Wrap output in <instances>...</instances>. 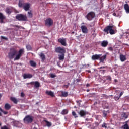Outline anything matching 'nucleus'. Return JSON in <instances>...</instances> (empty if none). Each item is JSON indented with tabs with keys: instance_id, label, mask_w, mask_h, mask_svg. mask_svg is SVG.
<instances>
[{
	"instance_id": "1",
	"label": "nucleus",
	"mask_w": 129,
	"mask_h": 129,
	"mask_svg": "<svg viewBox=\"0 0 129 129\" xmlns=\"http://www.w3.org/2000/svg\"><path fill=\"white\" fill-rule=\"evenodd\" d=\"M24 52L25 51L24 49H19L18 53V51L16 49L14 48H11L9 50V53H8V58L11 60L14 58V61L19 60L24 54ZM15 56V57H14Z\"/></svg>"
},
{
	"instance_id": "2",
	"label": "nucleus",
	"mask_w": 129,
	"mask_h": 129,
	"mask_svg": "<svg viewBox=\"0 0 129 129\" xmlns=\"http://www.w3.org/2000/svg\"><path fill=\"white\" fill-rule=\"evenodd\" d=\"M110 25H108L103 29V31L105 33H107V34L109 33L111 35H114L115 34V31L113 29L116 28V27L114 25H113V24H111Z\"/></svg>"
},
{
	"instance_id": "3",
	"label": "nucleus",
	"mask_w": 129,
	"mask_h": 129,
	"mask_svg": "<svg viewBox=\"0 0 129 129\" xmlns=\"http://www.w3.org/2000/svg\"><path fill=\"white\" fill-rule=\"evenodd\" d=\"M15 18L17 20L20 21H27L28 20L26 14H17Z\"/></svg>"
},
{
	"instance_id": "4",
	"label": "nucleus",
	"mask_w": 129,
	"mask_h": 129,
	"mask_svg": "<svg viewBox=\"0 0 129 129\" xmlns=\"http://www.w3.org/2000/svg\"><path fill=\"white\" fill-rule=\"evenodd\" d=\"M95 16L96 14L95 12L93 11H90V12H89L87 15H86L85 18H87L88 20L91 21L95 18Z\"/></svg>"
},
{
	"instance_id": "5",
	"label": "nucleus",
	"mask_w": 129,
	"mask_h": 129,
	"mask_svg": "<svg viewBox=\"0 0 129 129\" xmlns=\"http://www.w3.org/2000/svg\"><path fill=\"white\" fill-rule=\"evenodd\" d=\"M34 120V117L30 115L25 116L23 119V122L26 124L31 123Z\"/></svg>"
},
{
	"instance_id": "6",
	"label": "nucleus",
	"mask_w": 129,
	"mask_h": 129,
	"mask_svg": "<svg viewBox=\"0 0 129 129\" xmlns=\"http://www.w3.org/2000/svg\"><path fill=\"white\" fill-rule=\"evenodd\" d=\"M55 52L57 53L65 54L66 52V49L64 48L58 47L55 49Z\"/></svg>"
},
{
	"instance_id": "7",
	"label": "nucleus",
	"mask_w": 129,
	"mask_h": 129,
	"mask_svg": "<svg viewBox=\"0 0 129 129\" xmlns=\"http://www.w3.org/2000/svg\"><path fill=\"white\" fill-rule=\"evenodd\" d=\"M53 24V21L51 18H48L45 20V25L47 27H50Z\"/></svg>"
},
{
	"instance_id": "8",
	"label": "nucleus",
	"mask_w": 129,
	"mask_h": 129,
	"mask_svg": "<svg viewBox=\"0 0 129 129\" xmlns=\"http://www.w3.org/2000/svg\"><path fill=\"white\" fill-rule=\"evenodd\" d=\"M78 113V114L81 117H85L86 116V115H88L89 114L88 112L84 110H81Z\"/></svg>"
},
{
	"instance_id": "9",
	"label": "nucleus",
	"mask_w": 129,
	"mask_h": 129,
	"mask_svg": "<svg viewBox=\"0 0 129 129\" xmlns=\"http://www.w3.org/2000/svg\"><path fill=\"white\" fill-rule=\"evenodd\" d=\"M27 85H34V88H38L40 87V83L38 81L31 82L30 83H27Z\"/></svg>"
},
{
	"instance_id": "10",
	"label": "nucleus",
	"mask_w": 129,
	"mask_h": 129,
	"mask_svg": "<svg viewBox=\"0 0 129 129\" xmlns=\"http://www.w3.org/2000/svg\"><path fill=\"white\" fill-rule=\"evenodd\" d=\"M58 42L61 44V45L64 46H67L66 39H61L59 38L58 39Z\"/></svg>"
},
{
	"instance_id": "11",
	"label": "nucleus",
	"mask_w": 129,
	"mask_h": 129,
	"mask_svg": "<svg viewBox=\"0 0 129 129\" xmlns=\"http://www.w3.org/2000/svg\"><path fill=\"white\" fill-rule=\"evenodd\" d=\"M101 56H102V54H95L92 56L91 59L93 60H99Z\"/></svg>"
},
{
	"instance_id": "12",
	"label": "nucleus",
	"mask_w": 129,
	"mask_h": 129,
	"mask_svg": "<svg viewBox=\"0 0 129 129\" xmlns=\"http://www.w3.org/2000/svg\"><path fill=\"white\" fill-rule=\"evenodd\" d=\"M81 29L83 33L87 34L88 32V29L87 26H85V25H82L81 26Z\"/></svg>"
},
{
	"instance_id": "13",
	"label": "nucleus",
	"mask_w": 129,
	"mask_h": 129,
	"mask_svg": "<svg viewBox=\"0 0 129 129\" xmlns=\"http://www.w3.org/2000/svg\"><path fill=\"white\" fill-rule=\"evenodd\" d=\"M107 58V55H103L102 56L100 57L99 60L100 62L99 63H104L105 60Z\"/></svg>"
},
{
	"instance_id": "14",
	"label": "nucleus",
	"mask_w": 129,
	"mask_h": 129,
	"mask_svg": "<svg viewBox=\"0 0 129 129\" xmlns=\"http://www.w3.org/2000/svg\"><path fill=\"white\" fill-rule=\"evenodd\" d=\"M108 42L107 41H103L101 43V46L103 48L106 47L108 45Z\"/></svg>"
},
{
	"instance_id": "15",
	"label": "nucleus",
	"mask_w": 129,
	"mask_h": 129,
	"mask_svg": "<svg viewBox=\"0 0 129 129\" xmlns=\"http://www.w3.org/2000/svg\"><path fill=\"white\" fill-rule=\"evenodd\" d=\"M23 9H24V10H25L26 11H28L30 9L29 3H25V4H24V6H23Z\"/></svg>"
},
{
	"instance_id": "16",
	"label": "nucleus",
	"mask_w": 129,
	"mask_h": 129,
	"mask_svg": "<svg viewBox=\"0 0 129 129\" xmlns=\"http://www.w3.org/2000/svg\"><path fill=\"white\" fill-rule=\"evenodd\" d=\"M61 93L60 96L62 97H67L68 96V92L63 91H60Z\"/></svg>"
},
{
	"instance_id": "17",
	"label": "nucleus",
	"mask_w": 129,
	"mask_h": 129,
	"mask_svg": "<svg viewBox=\"0 0 129 129\" xmlns=\"http://www.w3.org/2000/svg\"><path fill=\"white\" fill-rule=\"evenodd\" d=\"M6 19V17L3 14V13H1L0 12V22L1 23H4V20Z\"/></svg>"
},
{
	"instance_id": "18",
	"label": "nucleus",
	"mask_w": 129,
	"mask_h": 129,
	"mask_svg": "<svg viewBox=\"0 0 129 129\" xmlns=\"http://www.w3.org/2000/svg\"><path fill=\"white\" fill-rule=\"evenodd\" d=\"M32 77H33V76L31 74H25L24 75H23V78L24 79H31Z\"/></svg>"
},
{
	"instance_id": "19",
	"label": "nucleus",
	"mask_w": 129,
	"mask_h": 129,
	"mask_svg": "<svg viewBox=\"0 0 129 129\" xmlns=\"http://www.w3.org/2000/svg\"><path fill=\"white\" fill-rule=\"evenodd\" d=\"M39 57L41 59L42 61H44L46 59L45 55L44 53H41L39 54Z\"/></svg>"
},
{
	"instance_id": "20",
	"label": "nucleus",
	"mask_w": 129,
	"mask_h": 129,
	"mask_svg": "<svg viewBox=\"0 0 129 129\" xmlns=\"http://www.w3.org/2000/svg\"><path fill=\"white\" fill-rule=\"evenodd\" d=\"M45 93H46V94H47L52 97H53L55 96L54 94L52 91H47L45 92Z\"/></svg>"
},
{
	"instance_id": "21",
	"label": "nucleus",
	"mask_w": 129,
	"mask_h": 129,
	"mask_svg": "<svg viewBox=\"0 0 129 129\" xmlns=\"http://www.w3.org/2000/svg\"><path fill=\"white\" fill-rule=\"evenodd\" d=\"M124 8L126 12L129 13V5L128 4L126 3L124 5Z\"/></svg>"
},
{
	"instance_id": "22",
	"label": "nucleus",
	"mask_w": 129,
	"mask_h": 129,
	"mask_svg": "<svg viewBox=\"0 0 129 129\" xmlns=\"http://www.w3.org/2000/svg\"><path fill=\"white\" fill-rule=\"evenodd\" d=\"M29 64H30V66L33 68H35L37 66V63L33 60H30L29 61Z\"/></svg>"
},
{
	"instance_id": "23",
	"label": "nucleus",
	"mask_w": 129,
	"mask_h": 129,
	"mask_svg": "<svg viewBox=\"0 0 129 129\" xmlns=\"http://www.w3.org/2000/svg\"><path fill=\"white\" fill-rule=\"evenodd\" d=\"M65 53L61 54V55H58V59L59 60H63L64 59Z\"/></svg>"
},
{
	"instance_id": "24",
	"label": "nucleus",
	"mask_w": 129,
	"mask_h": 129,
	"mask_svg": "<svg viewBox=\"0 0 129 129\" xmlns=\"http://www.w3.org/2000/svg\"><path fill=\"white\" fill-rule=\"evenodd\" d=\"M120 59L121 61L124 62L126 60V56L123 55H120Z\"/></svg>"
},
{
	"instance_id": "25",
	"label": "nucleus",
	"mask_w": 129,
	"mask_h": 129,
	"mask_svg": "<svg viewBox=\"0 0 129 129\" xmlns=\"http://www.w3.org/2000/svg\"><path fill=\"white\" fill-rule=\"evenodd\" d=\"M11 106L9 104L6 103L5 105V109L6 110H9L11 109Z\"/></svg>"
},
{
	"instance_id": "26",
	"label": "nucleus",
	"mask_w": 129,
	"mask_h": 129,
	"mask_svg": "<svg viewBox=\"0 0 129 129\" xmlns=\"http://www.w3.org/2000/svg\"><path fill=\"white\" fill-rule=\"evenodd\" d=\"M10 100L12 101V102H13V103H14V104H17L18 103V100L15 97L10 98Z\"/></svg>"
},
{
	"instance_id": "27",
	"label": "nucleus",
	"mask_w": 129,
	"mask_h": 129,
	"mask_svg": "<svg viewBox=\"0 0 129 129\" xmlns=\"http://www.w3.org/2000/svg\"><path fill=\"white\" fill-rule=\"evenodd\" d=\"M25 3H22L21 1H19L18 3V6H19V8H24V6H25Z\"/></svg>"
},
{
	"instance_id": "28",
	"label": "nucleus",
	"mask_w": 129,
	"mask_h": 129,
	"mask_svg": "<svg viewBox=\"0 0 129 129\" xmlns=\"http://www.w3.org/2000/svg\"><path fill=\"white\" fill-rule=\"evenodd\" d=\"M44 121L46 123V124L47 126L50 127L52 125V124H51V122H48L47 120H44Z\"/></svg>"
},
{
	"instance_id": "29",
	"label": "nucleus",
	"mask_w": 129,
	"mask_h": 129,
	"mask_svg": "<svg viewBox=\"0 0 129 129\" xmlns=\"http://www.w3.org/2000/svg\"><path fill=\"white\" fill-rule=\"evenodd\" d=\"M68 113V110L67 109L63 110L61 112V114L66 115Z\"/></svg>"
},
{
	"instance_id": "30",
	"label": "nucleus",
	"mask_w": 129,
	"mask_h": 129,
	"mask_svg": "<svg viewBox=\"0 0 129 129\" xmlns=\"http://www.w3.org/2000/svg\"><path fill=\"white\" fill-rule=\"evenodd\" d=\"M72 114L73 116H74L75 118H76L78 117V116L77 115V114H76V113L75 111H72Z\"/></svg>"
},
{
	"instance_id": "31",
	"label": "nucleus",
	"mask_w": 129,
	"mask_h": 129,
	"mask_svg": "<svg viewBox=\"0 0 129 129\" xmlns=\"http://www.w3.org/2000/svg\"><path fill=\"white\" fill-rule=\"evenodd\" d=\"M123 129H129V125L127 123H126L124 125Z\"/></svg>"
},
{
	"instance_id": "32",
	"label": "nucleus",
	"mask_w": 129,
	"mask_h": 129,
	"mask_svg": "<svg viewBox=\"0 0 129 129\" xmlns=\"http://www.w3.org/2000/svg\"><path fill=\"white\" fill-rule=\"evenodd\" d=\"M26 49H27V50H31L32 47L30 45H26Z\"/></svg>"
},
{
	"instance_id": "33",
	"label": "nucleus",
	"mask_w": 129,
	"mask_h": 129,
	"mask_svg": "<svg viewBox=\"0 0 129 129\" xmlns=\"http://www.w3.org/2000/svg\"><path fill=\"white\" fill-rule=\"evenodd\" d=\"M28 17H29V18H32V17H33V14H32L31 11H28Z\"/></svg>"
},
{
	"instance_id": "34",
	"label": "nucleus",
	"mask_w": 129,
	"mask_h": 129,
	"mask_svg": "<svg viewBox=\"0 0 129 129\" xmlns=\"http://www.w3.org/2000/svg\"><path fill=\"white\" fill-rule=\"evenodd\" d=\"M6 13L8 14H10L11 13V9H9V8H7L6 10Z\"/></svg>"
},
{
	"instance_id": "35",
	"label": "nucleus",
	"mask_w": 129,
	"mask_h": 129,
	"mask_svg": "<svg viewBox=\"0 0 129 129\" xmlns=\"http://www.w3.org/2000/svg\"><path fill=\"white\" fill-rule=\"evenodd\" d=\"M50 77L51 78H55L56 77V75L54 74H50Z\"/></svg>"
},
{
	"instance_id": "36",
	"label": "nucleus",
	"mask_w": 129,
	"mask_h": 129,
	"mask_svg": "<svg viewBox=\"0 0 129 129\" xmlns=\"http://www.w3.org/2000/svg\"><path fill=\"white\" fill-rule=\"evenodd\" d=\"M123 117H124L125 119H127L128 117V115L126 114V113H123Z\"/></svg>"
},
{
	"instance_id": "37",
	"label": "nucleus",
	"mask_w": 129,
	"mask_h": 129,
	"mask_svg": "<svg viewBox=\"0 0 129 129\" xmlns=\"http://www.w3.org/2000/svg\"><path fill=\"white\" fill-rule=\"evenodd\" d=\"M0 111L4 113V114H8V112L4 111L1 107H0Z\"/></svg>"
},
{
	"instance_id": "38",
	"label": "nucleus",
	"mask_w": 129,
	"mask_h": 129,
	"mask_svg": "<svg viewBox=\"0 0 129 129\" xmlns=\"http://www.w3.org/2000/svg\"><path fill=\"white\" fill-rule=\"evenodd\" d=\"M105 78L106 79V80H108L109 81L112 80V78L110 76H106V77H105Z\"/></svg>"
},
{
	"instance_id": "39",
	"label": "nucleus",
	"mask_w": 129,
	"mask_h": 129,
	"mask_svg": "<svg viewBox=\"0 0 129 129\" xmlns=\"http://www.w3.org/2000/svg\"><path fill=\"white\" fill-rule=\"evenodd\" d=\"M103 113L104 117H106L107 116V112L106 111H103Z\"/></svg>"
},
{
	"instance_id": "40",
	"label": "nucleus",
	"mask_w": 129,
	"mask_h": 129,
	"mask_svg": "<svg viewBox=\"0 0 129 129\" xmlns=\"http://www.w3.org/2000/svg\"><path fill=\"white\" fill-rule=\"evenodd\" d=\"M108 50H109L110 51H113V48L112 47H110L107 48Z\"/></svg>"
},
{
	"instance_id": "41",
	"label": "nucleus",
	"mask_w": 129,
	"mask_h": 129,
	"mask_svg": "<svg viewBox=\"0 0 129 129\" xmlns=\"http://www.w3.org/2000/svg\"><path fill=\"white\" fill-rule=\"evenodd\" d=\"M114 98L115 100H118L120 99V97L119 96H115Z\"/></svg>"
},
{
	"instance_id": "42",
	"label": "nucleus",
	"mask_w": 129,
	"mask_h": 129,
	"mask_svg": "<svg viewBox=\"0 0 129 129\" xmlns=\"http://www.w3.org/2000/svg\"><path fill=\"white\" fill-rule=\"evenodd\" d=\"M69 86H70V83H68L67 85H64L63 87H65L66 89H68Z\"/></svg>"
},
{
	"instance_id": "43",
	"label": "nucleus",
	"mask_w": 129,
	"mask_h": 129,
	"mask_svg": "<svg viewBox=\"0 0 129 129\" xmlns=\"http://www.w3.org/2000/svg\"><path fill=\"white\" fill-rule=\"evenodd\" d=\"M95 30H94V32L92 34L93 37H95L96 36V35H97L96 33H95Z\"/></svg>"
},
{
	"instance_id": "44",
	"label": "nucleus",
	"mask_w": 129,
	"mask_h": 129,
	"mask_svg": "<svg viewBox=\"0 0 129 129\" xmlns=\"http://www.w3.org/2000/svg\"><path fill=\"white\" fill-rule=\"evenodd\" d=\"M1 129H9V128L7 126L5 125L3 127H1Z\"/></svg>"
},
{
	"instance_id": "45",
	"label": "nucleus",
	"mask_w": 129,
	"mask_h": 129,
	"mask_svg": "<svg viewBox=\"0 0 129 129\" xmlns=\"http://www.w3.org/2000/svg\"><path fill=\"white\" fill-rule=\"evenodd\" d=\"M1 38L2 39H4V40H8V38L5 37V36H1Z\"/></svg>"
},
{
	"instance_id": "46",
	"label": "nucleus",
	"mask_w": 129,
	"mask_h": 129,
	"mask_svg": "<svg viewBox=\"0 0 129 129\" xmlns=\"http://www.w3.org/2000/svg\"><path fill=\"white\" fill-rule=\"evenodd\" d=\"M20 96H21V97H25V94L23 92H21V93L20 94Z\"/></svg>"
},
{
	"instance_id": "47",
	"label": "nucleus",
	"mask_w": 129,
	"mask_h": 129,
	"mask_svg": "<svg viewBox=\"0 0 129 129\" xmlns=\"http://www.w3.org/2000/svg\"><path fill=\"white\" fill-rule=\"evenodd\" d=\"M102 127H105V128H107V126H106V124H105V123H103L102 124Z\"/></svg>"
},
{
	"instance_id": "48",
	"label": "nucleus",
	"mask_w": 129,
	"mask_h": 129,
	"mask_svg": "<svg viewBox=\"0 0 129 129\" xmlns=\"http://www.w3.org/2000/svg\"><path fill=\"white\" fill-rule=\"evenodd\" d=\"M101 73L104 74L106 72V70H100Z\"/></svg>"
},
{
	"instance_id": "49",
	"label": "nucleus",
	"mask_w": 129,
	"mask_h": 129,
	"mask_svg": "<svg viewBox=\"0 0 129 129\" xmlns=\"http://www.w3.org/2000/svg\"><path fill=\"white\" fill-rule=\"evenodd\" d=\"M13 27H15L17 28H21V26H19V25H13Z\"/></svg>"
},
{
	"instance_id": "50",
	"label": "nucleus",
	"mask_w": 129,
	"mask_h": 129,
	"mask_svg": "<svg viewBox=\"0 0 129 129\" xmlns=\"http://www.w3.org/2000/svg\"><path fill=\"white\" fill-rule=\"evenodd\" d=\"M123 95V92H121V93H120V95H119V96L120 97H121Z\"/></svg>"
},
{
	"instance_id": "51",
	"label": "nucleus",
	"mask_w": 129,
	"mask_h": 129,
	"mask_svg": "<svg viewBox=\"0 0 129 129\" xmlns=\"http://www.w3.org/2000/svg\"><path fill=\"white\" fill-rule=\"evenodd\" d=\"M106 68V67H101L100 68H98V69H99V70H101V69H104V68Z\"/></svg>"
},
{
	"instance_id": "52",
	"label": "nucleus",
	"mask_w": 129,
	"mask_h": 129,
	"mask_svg": "<svg viewBox=\"0 0 129 129\" xmlns=\"http://www.w3.org/2000/svg\"><path fill=\"white\" fill-rule=\"evenodd\" d=\"M76 81H77V82H80V80L79 79H77Z\"/></svg>"
},
{
	"instance_id": "53",
	"label": "nucleus",
	"mask_w": 129,
	"mask_h": 129,
	"mask_svg": "<svg viewBox=\"0 0 129 129\" xmlns=\"http://www.w3.org/2000/svg\"><path fill=\"white\" fill-rule=\"evenodd\" d=\"M113 15L114 16H116L117 14L116 13H115V12H114V13H113Z\"/></svg>"
},
{
	"instance_id": "54",
	"label": "nucleus",
	"mask_w": 129,
	"mask_h": 129,
	"mask_svg": "<svg viewBox=\"0 0 129 129\" xmlns=\"http://www.w3.org/2000/svg\"><path fill=\"white\" fill-rule=\"evenodd\" d=\"M90 86V85L89 84H86V87H89Z\"/></svg>"
},
{
	"instance_id": "55",
	"label": "nucleus",
	"mask_w": 129,
	"mask_h": 129,
	"mask_svg": "<svg viewBox=\"0 0 129 129\" xmlns=\"http://www.w3.org/2000/svg\"><path fill=\"white\" fill-rule=\"evenodd\" d=\"M85 120H86V121H89L90 120V119L86 118V119H85Z\"/></svg>"
},
{
	"instance_id": "56",
	"label": "nucleus",
	"mask_w": 129,
	"mask_h": 129,
	"mask_svg": "<svg viewBox=\"0 0 129 129\" xmlns=\"http://www.w3.org/2000/svg\"><path fill=\"white\" fill-rule=\"evenodd\" d=\"M114 82H115V83H117V82H118V80H116V79H115V80H114Z\"/></svg>"
},
{
	"instance_id": "57",
	"label": "nucleus",
	"mask_w": 129,
	"mask_h": 129,
	"mask_svg": "<svg viewBox=\"0 0 129 129\" xmlns=\"http://www.w3.org/2000/svg\"><path fill=\"white\" fill-rule=\"evenodd\" d=\"M2 97V95L1 94H0V101H1V99Z\"/></svg>"
},
{
	"instance_id": "58",
	"label": "nucleus",
	"mask_w": 129,
	"mask_h": 129,
	"mask_svg": "<svg viewBox=\"0 0 129 129\" xmlns=\"http://www.w3.org/2000/svg\"><path fill=\"white\" fill-rule=\"evenodd\" d=\"M72 34H75V32H74V31H72Z\"/></svg>"
},
{
	"instance_id": "59",
	"label": "nucleus",
	"mask_w": 129,
	"mask_h": 129,
	"mask_svg": "<svg viewBox=\"0 0 129 129\" xmlns=\"http://www.w3.org/2000/svg\"><path fill=\"white\" fill-rule=\"evenodd\" d=\"M107 55H108V54H109V53H108V52H107V53H106V54H105V55H107Z\"/></svg>"
},
{
	"instance_id": "60",
	"label": "nucleus",
	"mask_w": 129,
	"mask_h": 129,
	"mask_svg": "<svg viewBox=\"0 0 129 129\" xmlns=\"http://www.w3.org/2000/svg\"><path fill=\"white\" fill-rule=\"evenodd\" d=\"M2 116V114L1 113V112H0V116Z\"/></svg>"
},
{
	"instance_id": "61",
	"label": "nucleus",
	"mask_w": 129,
	"mask_h": 129,
	"mask_svg": "<svg viewBox=\"0 0 129 129\" xmlns=\"http://www.w3.org/2000/svg\"><path fill=\"white\" fill-rule=\"evenodd\" d=\"M89 91H90L89 89L87 90V92H89Z\"/></svg>"
},
{
	"instance_id": "62",
	"label": "nucleus",
	"mask_w": 129,
	"mask_h": 129,
	"mask_svg": "<svg viewBox=\"0 0 129 129\" xmlns=\"http://www.w3.org/2000/svg\"><path fill=\"white\" fill-rule=\"evenodd\" d=\"M33 129H37L36 127H34V128H33Z\"/></svg>"
},
{
	"instance_id": "63",
	"label": "nucleus",
	"mask_w": 129,
	"mask_h": 129,
	"mask_svg": "<svg viewBox=\"0 0 129 129\" xmlns=\"http://www.w3.org/2000/svg\"><path fill=\"white\" fill-rule=\"evenodd\" d=\"M2 125V124L0 123V126Z\"/></svg>"
},
{
	"instance_id": "64",
	"label": "nucleus",
	"mask_w": 129,
	"mask_h": 129,
	"mask_svg": "<svg viewBox=\"0 0 129 129\" xmlns=\"http://www.w3.org/2000/svg\"><path fill=\"white\" fill-rule=\"evenodd\" d=\"M1 79H0V83H1Z\"/></svg>"
}]
</instances>
